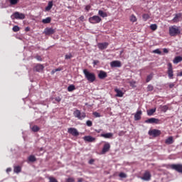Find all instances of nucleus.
<instances>
[{
	"instance_id": "f257e3e1",
	"label": "nucleus",
	"mask_w": 182,
	"mask_h": 182,
	"mask_svg": "<svg viewBox=\"0 0 182 182\" xmlns=\"http://www.w3.org/2000/svg\"><path fill=\"white\" fill-rule=\"evenodd\" d=\"M83 73L85 76V79H87L88 82L93 83V82L96 80V75H95V73H90L86 69L83 70Z\"/></svg>"
},
{
	"instance_id": "f03ea898",
	"label": "nucleus",
	"mask_w": 182,
	"mask_h": 182,
	"mask_svg": "<svg viewBox=\"0 0 182 182\" xmlns=\"http://www.w3.org/2000/svg\"><path fill=\"white\" fill-rule=\"evenodd\" d=\"M180 33V29H178V27L177 26H173L171 27H169V35L171 36H177Z\"/></svg>"
},
{
	"instance_id": "7ed1b4c3",
	"label": "nucleus",
	"mask_w": 182,
	"mask_h": 182,
	"mask_svg": "<svg viewBox=\"0 0 182 182\" xmlns=\"http://www.w3.org/2000/svg\"><path fill=\"white\" fill-rule=\"evenodd\" d=\"M168 168H171V170H175V171H177L178 173H181V174H182V164H169V165H168Z\"/></svg>"
},
{
	"instance_id": "20e7f679",
	"label": "nucleus",
	"mask_w": 182,
	"mask_h": 182,
	"mask_svg": "<svg viewBox=\"0 0 182 182\" xmlns=\"http://www.w3.org/2000/svg\"><path fill=\"white\" fill-rule=\"evenodd\" d=\"M75 117H77V119H79L80 120H83V119H85V117H86V114L85 113H82L80 112V111L79 109H77L73 113Z\"/></svg>"
},
{
	"instance_id": "39448f33",
	"label": "nucleus",
	"mask_w": 182,
	"mask_h": 182,
	"mask_svg": "<svg viewBox=\"0 0 182 182\" xmlns=\"http://www.w3.org/2000/svg\"><path fill=\"white\" fill-rule=\"evenodd\" d=\"M11 19H23L25 18V14L16 11L11 16Z\"/></svg>"
},
{
	"instance_id": "423d86ee",
	"label": "nucleus",
	"mask_w": 182,
	"mask_h": 182,
	"mask_svg": "<svg viewBox=\"0 0 182 182\" xmlns=\"http://www.w3.org/2000/svg\"><path fill=\"white\" fill-rule=\"evenodd\" d=\"M89 22L93 24L100 23V22H102V18L99 16H93L89 18Z\"/></svg>"
},
{
	"instance_id": "0eeeda50",
	"label": "nucleus",
	"mask_w": 182,
	"mask_h": 182,
	"mask_svg": "<svg viewBox=\"0 0 182 182\" xmlns=\"http://www.w3.org/2000/svg\"><path fill=\"white\" fill-rule=\"evenodd\" d=\"M68 133H69V134H71L72 136H74V137H77V136H79V132L76 128H68Z\"/></svg>"
},
{
	"instance_id": "6e6552de",
	"label": "nucleus",
	"mask_w": 182,
	"mask_h": 182,
	"mask_svg": "<svg viewBox=\"0 0 182 182\" xmlns=\"http://www.w3.org/2000/svg\"><path fill=\"white\" fill-rule=\"evenodd\" d=\"M148 134H149V136H153L154 137H159V136L161 134V132L159 129H151L149 131Z\"/></svg>"
},
{
	"instance_id": "1a4fd4ad",
	"label": "nucleus",
	"mask_w": 182,
	"mask_h": 182,
	"mask_svg": "<svg viewBox=\"0 0 182 182\" xmlns=\"http://www.w3.org/2000/svg\"><path fill=\"white\" fill-rule=\"evenodd\" d=\"M141 179L144 181H150V180H151V174L150 173V171H146L143 176L141 177Z\"/></svg>"
},
{
	"instance_id": "9d476101",
	"label": "nucleus",
	"mask_w": 182,
	"mask_h": 182,
	"mask_svg": "<svg viewBox=\"0 0 182 182\" xmlns=\"http://www.w3.org/2000/svg\"><path fill=\"white\" fill-rule=\"evenodd\" d=\"M145 123H148L149 124H159V123H160V119H157V118H149L146 120H145Z\"/></svg>"
},
{
	"instance_id": "9b49d317",
	"label": "nucleus",
	"mask_w": 182,
	"mask_h": 182,
	"mask_svg": "<svg viewBox=\"0 0 182 182\" xmlns=\"http://www.w3.org/2000/svg\"><path fill=\"white\" fill-rule=\"evenodd\" d=\"M109 150H110V144H109V142H106L104 144L101 154H106Z\"/></svg>"
},
{
	"instance_id": "f8f14e48",
	"label": "nucleus",
	"mask_w": 182,
	"mask_h": 182,
	"mask_svg": "<svg viewBox=\"0 0 182 182\" xmlns=\"http://www.w3.org/2000/svg\"><path fill=\"white\" fill-rule=\"evenodd\" d=\"M168 76L169 79H173V65H171V63L168 64Z\"/></svg>"
},
{
	"instance_id": "ddd939ff",
	"label": "nucleus",
	"mask_w": 182,
	"mask_h": 182,
	"mask_svg": "<svg viewBox=\"0 0 182 182\" xmlns=\"http://www.w3.org/2000/svg\"><path fill=\"white\" fill-rule=\"evenodd\" d=\"M56 32V29L53 28H46L44 30L45 35H53Z\"/></svg>"
},
{
	"instance_id": "4468645a",
	"label": "nucleus",
	"mask_w": 182,
	"mask_h": 182,
	"mask_svg": "<svg viewBox=\"0 0 182 182\" xmlns=\"http://www.w3.org/2000/svg\"><path fill=\"white\" fill-rule=\"evenodd\" d=\"M111 68H122V62L114 60L110 63Z\"/></svg>"
},
{
	"instance_id": "2eb2a0df",
	"label": "nucleus",
	"mask_w": 182,
	"mask_h": 182,
	"mask_svg": "<svg viewBox=\"0 0 182 182\" xmlns=\"http://www.w3.org/2000/svg\"><path fill=\"white\" fill-rule=\"evenodd\" d=\"M6 2L9 4V6H15V5H18L19 0H6Z\"/></svg>"
},
{
	"instance_id": "dca6fc26",
	"label": "nucleus",
	"mask_w": 182,
	"mask_h": 182,
	"mask_svg": "<svg viewBox=\"0 0 182 182\" xmlns=\"http://www.w3.org/2000/svg\"><path fill=\"white\" fill-rule=\"evenodd\" d=\"M181 18V14H176L175 17L172 19L173 23H177V22H180Z\"/></svg>"
},
{
	"instance_id": "f3484780",
	"label": "nucleus",
	"mask_w": 182,
	"mask_h": 182,
	"mask_svg": "<svg viewBox=\"0 0 182 182\" xmlns=\"http://www.w3.org/2000/svg\"><path fill=\"white\" fill-rule=\"evenodd\" d=\"M107 46H109V43H102L97 44V47L101 50H103V49H106L107 48Z\"/></svg>"
},
{
	"instance_id": "a211bd4d",
	"label": "nucleus",
	"mask_w": 182,
	"mask_h": 182,
	"mask_svg": "<svg viewBox=\"0 0 182 182\" xmlns=\"http://www.w3.org/2000/svg\"><path fill=\"white\" fill-rule=\"evenodd\" d=\"M107 76V73L100 70L98 74L99 79H106V77Z\"/></svg>"
},
{
	"instance_id": "6ab92c4d",
	"label": "nucleus",
	"mask_w": 182,
	"mask_h": 182,
	"mask_svg": "<svg viewBox=\"0 0 182 182\" xmlns=\"http://www.w3.org/2000/svg\"><path fill=\"white\" fill-rule=\"evenodd\" d=\"M84 140H85V141H88L89 143H92V141H95V140H96V139L92 136H84Z\"/></svg>"
},
{
	"instance_id": "aec40b11",
	"label": "nucleus",
	"mask_w": 182,
	"mask_h": 182,
	"mask_svg": "<svg viewBox=\"0 0 182 182\" xmlns=\"http://www.w3.org/2000/svg\"><path fill=\"white\" fill-rule=\"evenodd\" d=\"M142 113L141 110H138L134 115V120H140Z\"/></svg>"
},
{
	"instance_id": "412c9836",
	"label": "nucleus",
	"mask_w": 182,
	"mask_h": 182,
	"mask_svg": "<svg viewBox=\"0 0 182 182\" xmlns=\"http://www.w3.org/2000/svg\"><path fill=\"white\" fill-rule=\"evenodd\" d=\"M100 136L105 139H112L113 137V133L101 134Z\"/></svg>"
},
{
	"instance_id": "4be33fe9",
	"label": "nucleus",
	"mask_w": 182,
	"mask_h": 182,
	"mask_svg": "<svg viewBox=\"0 0 182 182\" xmlns=\"http://www.w3.org/2000/svg\"><path fill=\"white\" fill-rule=\"evenodd\" d=\"M114 92H117V97H123L124 93L122 90H119L118 88H115Z\"/></svg>"
},
{
	"instance_id": "5701e85b",
	"label": "nucleus",
	"mask_w": 182,
	"mask_h": 182,
	"mask_svg": "<svg viewBox=\"0 0 182 182\" xmlns=\"http://www.w3.org/2000/svg\"><path fill=\"white\" fill-rule=\"evenodd\" d=\"M34 69L36 72H42V70H43V65L38 64L35 67Z\"/></svg>"
},
{
	"instance_id": "b1692460",
	"label": "nucleus",
	"mask_w": 182,
	"mask_h": 182,
	"mask_svg": "<svg viewBox=\"0 0 182 182\" xmlns=\"http://www.w3.org/2000/svg\"><path fill=\"white\" fill-rule=\"evenodd\" d=\"M181 61H182L181 56H176L173 60V63H175V64L180 63V62H181Z\"/></svg>"
},
{
	"instance_id": "393cba45",
	"label": "nucleus",
	"mask_w": 182,
	"mask_h": 182,
	"mask_svg": "<svg viewBox=\"0 0 182 182\" xmlns=\"http://www.w3.org/2000/svg\"><path fill=\"white\" fill-rule=\"evenodd\" d=\"M98 15H100V16H102V18H107V14L102 10H99Z\"/></svg>"
},
{
	"instance_id": "a878e982",
	"label": "nucleus",
	"mask_w": 182,
	"mask_h": 182,
	"mask_svg": "<svg viewBox=\"0 0 182 182\" xmlns=\"http://www.w3.org/2000/svg\"><path fill=\"white\" fill-rule=\"evenodd\" d=\"M154 113H156V108L147 110L148 116H153V114H154Z\"/></svg>"
},
{
	"instance_id": "bb28decb",
	"label": "nucleus",
	"mask_w": 182,
	"mask_h": 182,
	"mask_svg": "<svg viewBox=\"0 0 182 182\" xmlns=\"http://www.w3.org/2000/svg\"><path fill=\"white\" fill-rule=\"evenodd\" d=\"M166 144H173V136H169L167 139L165 141Z\"/></svg>"
},
{
	"instance_id": "cd10ccee",
	"label": "nucleus",
	"mask_w": 182,
	"mask_h": 182,
	"mask_svg": "<svg viewBox=\"0 0 182 182\" xmlns=\"http://www.w3.org/2000/svg\"><path fill=\"white\" fill-rule=\"evenodd\" d=\"M52 21V18L47 17L46 18H44L42 20L43 23H50Z\"/></svg>"
},
{
	"instance_id": "c85d7f7f",
	"label": "nucleus",
	"mask_w": 182,
	"mask_h": 182,
	"mask_svg": "<svg viewBox=\"0 0 182 182\" xmlns=\"http://www.w3.org/2000/svg\"><path fill=\"white\" fill-rule=\"evenodd\" d=\"M52 6H53V2L49 1L48 6L46 7V11H50V9H52Z\"/></svg>"
},
{
	"instance_id": "c756f323",
	"label": "nucleus",
	"mask_w": 182,
	"mask_h": 182,
	"mask_svg": "<svg viewBox=\"0 0 182 182\" xmlns=\"http://www.w3.org/2000/svg\"><path fill=\"white\" fill-rule=\"evenodd\" d=\"M22 171V168H21V166H17L14 167V173H21V171Z\"/></svg>"
},
{
	"instance_id": "7c9ffc66",
	"label": "nucleus",
	"mask_w": 182,
	"mask_h": 182,
	"mask_svg": "<svg viewBox=\"0 0 182 182\" xmlns=\"http://www.w3.org/2000/svg\"><path fill=\"white\" fill-rule=\"evenodd\" d=\"M28 161H31V163H33L34 161H36V157H35V156H33V155H31L28 157Z\"/></svg>"
},
{
	"instance_id": "2f4dec72",
	"label": "nucleus",
	"mask_w": 182,
	"mask_h": 182,
	"mask_svg": "<svg viewBox=\"0 0 182 182\" xmlns=\"http://www.w3.org/2000/svg\"><path fill=\"white\" fill-rule=\"evenodd\" d=\"M130 21L131 22H137V18L136 17V16H134V14H132L130 16Z\"/></svg>"
},
{
	"instance_id": "473e14b6",
	"label": "nucleus",
	"mask_w": 182,
	"mask_h": 182,
	"mask_svg": "<svg viewBox=\"0 0 182 182\" xmlns=\"http://www.w3.org/2000/svg\"><path fill=\"white\" fill-rule=\"evenodd\" d=\"M75 89H76V87L73 85H71L68 86V92H73V90H75Z\"/></svg>"
},
{
	"instance_id": "72a5a7b5",
	"label": "nucleus",
	"mask_w": 182,
	"mask_h": 182,
	"mask_svg": "<svg viewBox=\"0 0 182 182\" xmlns=\"http://www.w3.org/2000/svg\"><path fill=\"white\" fill-rule=\"evenodd\" d=\"M31 130L34 132H39V127L34 125L33 127H31Z\"/></svg>"
},
{
	"instance_id": "f704fd0d",
	"label": "nucleus",
	"mask_w": 182,
	"mask_h": 182,
	"mask_svg": "<svg viewBox=\"0 0 182 182\" xmlns=\"http://www.w3.org/2000/svg\"><path fill=\"white\" fill-rule=\"evenodd\" d=\"M131 86V87H136V81L131 80L128 82Z\"/></svg>"
},
{
	"instance_id": "c9c22d12",
	"label": "nucleus",
	"mask_w": 182,
	"mask_h": 182,
	"mask_svg": "<svg viewBox=\"0 0 182 182\" xmlns=\"http://www.w3.org/2000/svg\"><path fill=\"white\" fill-rule=\"evenodd\" d=\"M72 58H73V55H72V53H68L65 55V60L72 59Z\"/></svg>"
},
{
	"instance_id": "e433bc0d",
	"label": "nucleus",
	"mask_w": 182,
	"mask_h": 182,
	"mask_svg": "<svg viewBox=\"0 0 182 182\" xmlns=\"http://www.w3.org/2000/svg\"><path fill=\"white\" fill-rule=\"evenodd\" d=\"M119 176L121 178H126V177H127V175L123 172H121L119 175Z\"/></svg>"
},
{
	"instance_id": "4c0bfd02",
	"label": "nucleus",
	"mask_w": 182,
	"mask_h": 182,
	"mask_svg": "<svg viewBox=\"0 0 182 182\" xmlns=\"http://www.w3.org/2000/svg\"><path fill=\"white\" fill-rule=\"evenodd\" d=\"M48 179H49V182H58L55 178L52 176L49 177Z\"/></svg>"
},
{
	"instance_id": "58836bf2",
	"label": "nucleus",
	"mask_w": 182,
	"mask_h": 182,
	"mask_svg": "<svg viewBox=\"0 0 182 182\" xmlns=\"http://www.w3.org/2000/svg\"><path fill=\"white\" fill-rule=\"evenodd\" d=\"M142 18L144 19V21H147V19H149L150 18V16H149V14H143Z\"/></svg>"
},
{
	"instance_id": "ea45409f",
	"label": "nucleus",
	"mask_w": 182,
	"mask_h": 182,
	"mask_svg": "<svg viewBox=\"0 0 182 182\" xmlns=\"http://www.w3.org/2000/svg\"><path fill=\"white\" fill-rule=\"evenodd\" d=\"M150 28H151V31H156V29H157V25L156 24H151L150 26Z\"/></svg>"
},
{
	"instance_id": "a19ab883",
	"label": "nucleus",
	"mask_w": 182,
	"mask_h": 182,
	"mask_svg": "<svg viewBox=\"0 0 182 182\" xmlns=\"http://www.w3.org/2000/svg\"><path fill=\"white\" fill-rule=\"evenodd\" d=\"M19 30H20V28H19V26H15L13 27L14 32H19Z\"/></svg>"
},
{
	"instance_id": "79ce46f5",
	"label": "nucleus",
	"mask_w": 182,
	"mask_h": 182,
	"mask_svg": "<svg viewBox=\"0 0 182 182\" xmlns=\"http://www.w3.org/2000/svg\"><path fill=\"white\" fill-rule=\"evenodd\" d=\"M153 53H156L157 55H161V51L160 49H156L153 50Z\"/></svg>"
},
{
	"instance_id": "37998d69",
	"label": "nucleus",
	"mask_w": 182,
	"mask_h": 182,
	"mask_svg": "<svg viewBox=\"0 0 182 182\" xmlns=\"http://www.w3.org/2000/svg\"><path fill=\"white\" fill-rule=\"evenodd\" d=\"M87 126H88V127H92L93 123L92 122V121L90 120H87L86 122Z\"/></svg>"
},
{
	"instance_id": "c03bdc74",
	"label": "nucleus",
	"mask_w": 182,
	"mask_h": 182,
	"mask_svg": "<svg viewBox=\"0 0 182 182\" xmlns=\"http://www.w3.org/2000/svg\"><path fill=\"white\" fill-rule=\"evenodd\" d=\"M153 89H154V87H153V85H148L147 87V90L148 92H151L153 90Z\"/></svg>"
},
{
	"instance_id": "a18cd8bd",
	"label": "nucleus",
	"mask_w": 182,
	"mask_h": 182,
	"mask_svg": "<svg viewBox=\"0 0 182 182\" xmlns=\"http://www.w3.org/2000/svg\"><path fill=\"white\" fill-rule=\"evenodd\" d=\"M65 182H75V178H66Z\"/></svg>"
},
{
	"instance_id": "49530a36",
	"label": "nucleus",
	"mask_w": 182,
	"mask_h": 182,
	"mask_svg": "<svg viewBox=\"0 0 182 182\" xmlns=\"http://www.w3.org/2000/svg\"><path fill=\"white\" fill-rule=\"evenodd\" d=\"M151 79H153V75H149L146 77V82H149Z\"/></svg>"
},
{
	"instance_id": "de8ad7c7",
	"label": "nucleus",
	"mask_w": 182,
	"mask_h": 182,
	"mask_svg": "<svg viewBox=\"0 0 182 182\" xmlns=\"http://www.w3.org/2000/svg\"><path fill=\"white\" fill-rule=\"evenodd\" d=\"M95 117H100V114L97 112H93Z\"/></svg>"
},
{
	"instance_id": "09e8293b",
	"label": "nucleus",
	"mask_w": 182,
	"mask_h": 182,
	"mask_svg": "<svg viewBox=\"0 0 182 182\" xmlns=\"http://www.w3.org/2000/svg\"><path fill=\"white\" fill-rule=\"evenodd\" d=\"M55 102H60V100H62V98H60V97H57L55 98Z\"/></svg>"
},
{
	"instance_id": "8fccbe9b",
	"label": "nucleus",
	"mask_w": 182,
	"mask_h": 182,
	"mask_svg": "<svg viewBox=\"0 0 182 182\" xmlns=\"http://www.w3.org/2000/svg\"><path fill=\"white\" fill-rule=\"evenodd\" d=\"M36 59H37V60L42 61V58L39 55L36 56Z\"/></svg>"
},
{
	"instance_id": "3c124183",
	"label": "nucleus",
	"mask_w": 182,
	"mask_h": 182,
	"mask_svg": "<svg viewBox=\"0 0 182 182\" xmlns=\"http://www.w3.org/2000/svg\"><path fill=\"white\" fill-rule=\"evenodd\" d=\"M174 86H175L174 83L169 84L170 89H173V87H174Z\"/></svg>"
},
{
	"instance_id": "603ef678",
	"label": "nucleus",
	"mask_w": 182,
	"mask_h": 182,
	"mask_svg": "<svg viewBox=\"0 0 182 182\" xmlns=\"http://www.w3.org/2000/svg\"><path fill=\"white\" fill-rule=\"evenodd\" d=\"M164 53H168V50L167 48L163 49Z\"/></svg>"
},
{
	"instance_id": "864d4df0",
	"label": "nucleus",
	"mask_w": 182,
	"mask_h": 182,
	"mask_svg": "<svg viewBox=\"0 0 182 182\" xmlns=\"http://www.w3.org/2000/svg\"><path fill=\"white\" fill-rule=\"evenodd\" d=\"M99 63V60H95L94 61H93V64L94 65H97Z\"/></svg>"
},
{
	"instance_id": "5fc2aeb1",
	"label": "nucleus",
	"mask_w": 182,
	"mask_h": 182,
	"mask_svg": "<svg viewBox=\"0 0 182 182\" xmlns=\"http://www.w3.org/2000/svg\"><path fill=\"white\" fill-rule=\"evenodd\" d=\"M93 163H95V160L91 159L89 161V164H93Z\"/></svg>"
},
{
	"instance_id": "6e6d98bb",
	"label": "nucleus",
	"mask_w": 182,
	"mask_h": 182,
	"mask_svg": "<svg viewBox=\"0 0 182 182\" xmlns=\"http://www.w3.org/2000/svg\"><path fill=\"white\" fill-rule=\"evenodd\" d=\"M11 171H12V168H8L6 169V173H9V172H11Z\"/></svg>"
},
{
	"instance_id": "4d7b16f0",
	"label": "nucleus",
	"mask_w": 182,
	"mask_h": 182,
	"mask_svg": "<svg viewBox=\"0 0 182 182\" xmlns=\"http://www.w3.org/2000/svg\"><path fill=\"white\" fill-rule=\"evenodd\" d=\"M25 31L26 32H29V31H31V28L29 27H26Z\"/></svg>"
},
{
	"instance_id": "13d9d810",
	"label": "nucleus",
	"mask_w": 182,
	"mask_h": 182,
	"mask_svg": "<svg viewBox=\"0 0 182 182\" xmlns=\"http://www.w3.org/2000/svg\"><path fill=\"white\" fill-rule=\"evenodd\" d=\"M77 182H83V178H79L77 179Z\"/></svg>"
},
{
	"instance_id": "bf43d9fd",
	"label": "nucleus",
	"mask_w": 182,
	"mask_h": 182,
	"mask_svg": "<svg viewBox=\"0 0 182 182\" xmlns=\"http://www.w3.org/2000/svg\"><path fill=\"white\" fill-rule=\"evenodd\" d=\"M85 9H86V11H89V9H90V6H87L85 7Z\"/></svg>"
},
{
	"instance_id": "052dcab7",
	"label": "nucleus",
	"mask_w": 182,
	"mask_h": 182,
	"mask_svg": "<svg viewBox=\"0 0 182 182\" xmlns=\"http://www.w3.org/2000/svg\"><path fill=\"white\" fill-rule=\"evenodd\" d=\"M80 21H83V19H85V16H81L80 17Z\"/></svg>"
},
{
	"instance_id": "680f3d73",
	"label": "nucleus",
	"mask_w": 182,
	"mask_h": 182,
	"mask_svg": "<svg viewBox=\"0 0 182 182\" xmlns=\"http://www.w3.org/2000/svg\"><path fill=\"white\" fill-rule=\"evenodd\" d=\"M59 70H60V69L58 68L55 70V72H58Z\"/></svg>"
},
{
	"instance_id": "e2e57ef3",
	"label": "nucleus",
	"mask_w": 182,
	"mask_h": 182,
	"mask_svg": "<svg viewBox=\"0 0 182 182\" xmlns=\"http://www.w3.org/2000/svg\"><path fill=\"white\" fill-rule=\"evenodd\" d=\"M122 53H123V50L120 51V55H122Z\"/></svg>"
},
{
	"instance_id": "0e129e2a",
	"label": "nucleus",
	"mask_w": 182,
	"mask_h": 182,
	"mask_svg": "<svg viewBox=\"0 0 182 182\" xmlns=\"http://www.w3.org/2000/svg\"><path fill=\"white\" fill-rule=\"evenodd\" d=\"M180 75L182 76V71L181 72Z\"/></svg>"
}]
</instances>
